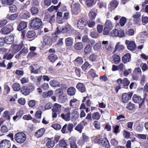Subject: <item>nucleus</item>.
I'll list each match as a JSON object with an SVG mask.
<instances>
[{"label": "nucleus", "mask_w": 148, "mask_h": 148, "mask_svg": "<svg viewBox=\"0 0 148 148\" xmlns=\"http://www.w3.org/2000/svg\"><path fill=\"white\" fill-rule=\"evenodd\" d=\"M42 25V21L39 18L35 17L31 21V25L35 29H39Z\"/></svg>", "instance_id": "1"}, {"label": "nucleus", "mask_w": 148, "mask_h": 148, "mask_svg": "<svg viewBox=\"0 0 148 148\" xmlns=\"http://www.w3.org/2000/svg\"><path fill=\"white\" fill-rule=\"evenodd\" d=\"M26 138V135L22 132L16 134L14 136V139L18 143H24Z\"/></svg>", "instance_id": "2"}, {"label": "nucleus", "mask_w": 148, "mask_h": 148, "mask_svg": "<svg viewBox=\"0 0 148 148\" xmlns=\"http://www.w3.org/2000/svg\"><path fill=\"white\" fill-rule=\"evenodd\" d=\"M133 101L135 103H139V108H140L144 102V100L142 99L140 97L135 94L134 95L132 98Z\"/></svg>", "instance_id": "3"}, {"label": "nucleus", "mask_w": 148, "mask_h": 148, "mask_svg": "<svg viewBox=\"0 0 148 148\" xmlns=\"http://www.w3.org/2000/svg\"><path fill=\"white\" fill-rule=\"evenodd\" d=\"M125 43L127 45V48L129 50L132 51L135 49L136 45L134 42L133 41L126 40Z\"/></svg>", "instance_id": "4"}, {"label": "nucleus", "mask_w": 148, "mask_h": 148, "mask_svg": "<svg viewBox=\"0 0 148 148\" xmlns=\"http://www.w3.org/2000/svg\"><path fill=\"white\" fill-rule=\"evenodd\" d=\"M11 143L9 140L4 139L0 142V148H10Z\"/></svg>", "instance_id": "5"}, {"label": "nucleus", "mask_w": 148, "mask_h": 148, "mask_svg": "<svg viewBox=\"0 0 148 148\" xmlns=\"http://www.w3.org/2000/svg\"><path fill=\"white\" fill-rule=\"evenodd\" d=\"M99 144L106 148H109L110 145L108 140L106 138H101L98 140Z\"/></svg>", "instance_id": "6"}, {"label": "nucleus", "mask_w": 148, "mask_h": 148, "mask_svg": "<svg viewBox=\"0 0 148 148\" xmlns=\"http://www.w3.org/2000/svg\"><path fill=\"white\" fill-rule=\"evenodd\" d=\"M87 23V21L84 18L79 19L77 23V27L79 29H82L84 27Z\"/></svg>", "instance_id": "7"}, {"label": "nucleus", "mask_w": 148, "mask_h": 148, "mask_svg": "<svg viewBox=\"0 0 148 148\" xmlns=\"http://www.w3.org/2000/svg\"><path fill=\"white\" fill-rule=\"evenodd\" d=\"M132 94L131 93L128 94L127 93H124L122 96V101L123 103H127L130 98L132 97Z\"/></svg>", "instance_id": "8"}, {"label": "nucleus", "mask_w": 148, "mask_h": 148, "mask_svg": "<svg viewBox=\"0 0 148 148\" xmlns=\"http://www.w3.org/2000/svg\"><path fill=\"white\" fill-rule=\"evenodd\" d=\"M43 41L46 45H51L52 44V40L51 38L49 36H44L43 37Z\"/></svg>", "instance_id": "9"}, {"label": "nucleus", "mask_w": 148, "mask_h": 148, "mask_svg": "<svg viewBox=\"0 0 148 148\" xmlns=\"http://www.w3.org/2000/svg\"><path fill=\"white\" fill-rule=\"evenodd\" d=\"M5 43L8 44L12 43L14 41V37L12 34H10L9 36L6 37L5 39Z\"/></svg>", "instance_id": "10"}, {"label": "nucleus", "mask_w": 148, "mask_h": 148, "mask_svg": "<svg viewBox=\"0 0 148 148\" xmlns=\"http://www.w3.org/2000/svg\"><path fill=\"white\" fill-rule=\"evenodd\" d=\"M13 30V28L12 27L8 28L5 27L1 29L0 32L3 34H6L9 33Z\"/></svg>", "instance_id": "11"}, {"label": "nucleus", "mask_w": 148, "mask_h": 148, "mask_svg": "<svg viewBox=\"0 0 148 148\" xmlns=\"http://www.w3.org/2000/svg\"><path fill=\"white\" fill-rule=\"evenodd\" d=\"M27 22L24 21L21 22L18 26L17 29L19 31H21L27 27Z\"/></svg>", "instance_id": "12"}, {"label": "nucleus", "mask_w": 148, "mask_h": 148, "mask_svg": "<svg viewBox=\"0 0 148 148\" xmlns=\"http://www.w3.org/2000/svg\"><path fill=\"white\" fill-rule=\"evenodd\" d=\"M76 88L81 92H84L86 90L85 86L80 82L78 83L76 86Z\"/></svg>", "instance_id": "13"}, {"label": "nucleus", "mask_w": 148, "mask_h": 148, "mask_svg": "<svg viewBox=\"0 0 148 148\" xmlns=\"http://www.w3.org/2000/svg\"><path fill=\"white\" fill-rule=\"evenodd\" d=\"M21 91L22 94L25 96H27L30 93V91L28 87L25 86L21 88Z\"/></svg>", "instance_id": "14"}, {"label": "nucleus", "mask_w": 148, "mask_h": 148, "mask_svg": "<svg viewBox=\"0 0 148 148\" xmlns=\"http://www.w3.org/2000/svg\"><path fill=\"white\" fill-rule=\"evenodd\" d=\"M45 131V130L44 128H42L36 132L35 136L37 138L40 137L43 135Z\"/></svg>", "instance_id": "15"}, {"label": "nucleus", "mask_w": 148, "mask_h": 148, "mask_svg": "<svg viewBox=\"0 0 148 148\" xmlns=\"http://www.w3.org/2000/svg\"><path fill=\"white\" fill-rule=\"evenodd\" d=\"M71 114V119L73 121H76L79 117V113L76 111H74L72 112Z\"/></svg>", "instance_id": "16"}, {"label": "nucleus", "mask_w": 148, "mask_h": 148, "mask_svg": "<svg viewBox=\"0 0 148 148\" xmlns=\"http://www.w3.org/2000/svg\"><path fill=\"white\" fill-rule=\"evenodd\" d=\"M61 106L60 105L57 103H55L52 110L57 112L58 113H60L61 110Z\"/></svg>", "instance_id": "17"}, {"label": "nucleus", "mask_w": 148, "mask_h": 148, "mask_svg": "<svg viewBox=\"0 0 148 148\" xmlns=\"http://www.w3.org/2000/svg\"><path fill=\"white\" fill-rule=\"evenodd\" d=\"M72 10L74 13L77 14L79 12V5L78 3H74L72 7Z\"/></svg>", "instance_id": "18"}, {"label": "nucleus", "mask_w": 148, "mask_h": 148, "mask_svg": "<svg viewBox=\"0 0 148 148\" xmlns=\"http://www.w3.org/2000/svg\"><path fill=\"white\" fill-rule=\"evenodd\" d=\"M73 29L71 25L69 24L66 25L65 27L62 29V32L63 33H66L68 32H70L72 31Z\"/></svg>", "instance_id": "19"}, {"label": "nucleus", "mask_w": 148, "mask_h": 148, "mask_svg": "<svg viewBox=\"0 0 148 148\" xmlns=\"http://www.w3.org/2000/svg\"><path fill=\"white\" fill-rule=\"evenodd\" d=\"M124 49V46L121 45L119 42L116 44L113 52H115L117 50L120 51L123 50Z\"/></svg>", "instance_id": "20"}, {"label": "nucleus", "mask_w": 148, "mask_h": 148, "mask_svg": "<svg viewBox=\"0 0 148 148\" xmlns=\"http://www.w3.org/2000/svg\"><path fill=\"white\" fill-rule=\"evenodd\" d=\"M65 41L66 45L68 46H70L73 43V40L72 37H68L65 39Z\"/></svg>", "instance_id": "21"}, {"label": "nucleus", "mask_w": 148, "mask_h": 148, "mask_svg": "<svg viewBox=\"0 0 148 148\" xmlns=\"http://www.w3.org/2000/svg\"><path fill=\"white\" fill-rule=\"evenodd\" d=\"M71 113L68 112L65 114L64 113L61 114V118L66 121H69L70 120Z\"/></svg>", "instance_id": "22"}, {"label": "nucleus", "mask_w": 148, "mask_h": 148, "mask_svg": "<svg viewBox=\"0 0 148 148\" xmlns=\"http://www.w3.org/2000/svg\"><path fill=\"white\" fill-rule=\"evenodd\" d=\"M131 58V56L129 53L126 54L124 55L122 58V62L125 63L130 61Z\"/></svg>", "instance_id": "23"}, {"label": "nucleus", "mask_w": 148, "mask_h": 148, "mask_svg": "<svg viewBox=\"0 0 148 148\" xmlns=\"http://www.w3.org/2000/svg\"><path fill=\"white\" fill-rule=\"evenodd\" d=\"M118 4V2L115 0L113 1L110 3V8L111 9L112 11L114 10L117 7Z\"/></svg>", "instance_id": "24"}, {"label": "nucleus", "mask_w": 148, "mask_h": 148, "mask_svg": "<svg viewBox=\"0 0 148 148\" xmlns=\"http://www.w3.org/2000/svg\"><path fill=\"white\" fill-rule=\"evenodd\" d=\"M29 68L31 73L35 74H37L39 73V69L36 68L34 65V66L31 65L30 66Z\"/></svg>", "instance_id": "25"}, {"label": "nucleus", "mask_w": 148, "mask_h": 148, "mask_svg": "<svg viewBox=\"0 0 148 148\" xmlns=\"http://www.w3.org/2000/svg\"><path fill=\"white\" fill-rule=\"evenodd\" d=\"M49 60L51 62H54L58 58L56 55L53 54H50L48 57Z\"/></svg>", "instance_id": "26"}, {"label": "nucleus", "mask_w": 148, "mask_h": 148, "mask_svg": "<svg viewBox=\"0 0 148 148\" xmlns=\"http://www.w3.org/2000/svg\"><path fill=\"white\" fill-rule=\"evenodd\" d=\"M76 89L74 87H70L67 90L68 94L70 96L74 95L75 93Z\"/></svg>", "instance_id": "27"}, {"label": "nucleus", "mask_w": 148, "mask_h": 148, "mask_svg": "<svg viewBox=\"0 0 148 148\" xmlns=\"http://www.w3.org/2000/svg\"><path fill=\"white\" fill-rule=\"evenodd\" d=\"M3 117L4 119L9 121L10 119V115L9 112L8 111L4 112L3 114Z\"/></svg>", "instance_id": "28"}, {"label": "nucleus", "mask_w": 148, "mask_h": 148, "mask_svg": "<svg viewBox=\"0 0 148 148\" xmlns=\"http://www.w3.org/2000/svg\"><path fill=\"white\" fill-rule=\"evenodd\" d=\"M39 10L38 8L35 7H33L30 9V12L33 15H35L38 13Z\"/></svg>", "instance_id": "29"}, {"label": "nucleus", "mask_w": 148, "mask_h": 148, "mask_svg": "<svg viewBox=\"0 0 148 148\" xmlns=\"http://www.w3.org/2000/svg\"><path fill=\"white\" fill-rule=\"evenodd\" d=\"M140 16L141 14L139 12H136L133 15L132 17L133 18L134 21L135 23H137V21Z\"/></svg>", "instance_id": "30"}, {"label": "nucleus", "mask_w": 148, "mask_h": 148, "mask_svg": "<svg viewBox=\"0 0 148 148\" xmlns=\"http://www.w3.org/2000/svg\"><path fill=\"white\" fill-rule=\"evenodd\" d=\"M105 27H104L108 29L111 30L113 28L112 23L109 20L106 21L105 23Z\"/></svg>", "instance_id": "31"}, {"label": "nucleus", "mask_w": 148, "mask_h": 148, "mask_svg": "<svg viewBox=\"0 0 148 148\" xmlns=\"http://www.w3.org/2000/svg\"><path fill=\"white\" fill-rule=\"evenodd\" d=\"M47 140V147L48 148H52L54 145V142L50 138H48Z\"/></svg>", "instance_id": "32"}, {"label": "nucleus", "mask_w": 148, "mask_h": 148, "mask_svg": "<svg viewBox=\"0 0 148 148\" xmlns=\"http://www.w3.org/2000/svg\"><path fill=\"white\" fill-rule=\"evenodd\" d=\"M59 100L61 102H64L67 100V96L65 94L60 95Z\"/></svg>", "instance_id": "33"}, {"label": "nucleus", "mask_w": 148, "mask_h": 148, "mask_svg": "<svg viewBox=\"0 0 148 148\" xmlns=\"http://www.w3.org/2000/svg\"><path fill=\"white\" fill-rule=\"evenodd\" d=\"M112 59L115 64L119 63L120 61V58L119 56L114 54L112 56Z\"/></svg>", "instance_id": "34"}, {"label": "nucleus", "mask_w": 148, "mask_h": 148, "mask_svg": "<svg viewBox=\"0 0 148 148\" xmlns=\"http://www.w3.org/2000/svg\"><path fill=\"white\" fill-rule=\"evenodd\" d=\"M22 47V45H15L13 47V52L16 53L18 52Z\"/></svg>", "instance_id": "35"}, {"label": "nucleus", "mask_w": 148, "mask_h": 148, "mask_svg": "<svg viewBox=\"0 0 148 148\" xmlns=\"http://www.w3.org/2000/svg\"><path fill=\"white\" fill-rule=\"evenodd\" d=\"M50 84L51 86L53 87H58L60 85L59 82L57 81L54 80L50 81Z\"/></svg>", "instance_id": "36"}, {"label": "nucleus", "mask_w": 148, "mask_h": 148, "mask_svg": "<svg viewBox=\"0 0 148 148\" xmlns=\"http://www.w3.org/2000/svg\"><path fill=\"white\" fill-rule=\"evenodd\" d=\"M36 35V33L34 31H28L26 34L28 38H32L34 37Z\"/></svg>", "instance_id": "37"}, {"label": "nucleus", "mask_w": 148, "mask_h": 148, "mask_svg": "<svg viewBox=\"0 0 148 148\" xmlns=\"http://www.w3.org/2000/svg\"><path fill=\"white\" fill-rule=\"evenodd\" d=\"M21 17L23 19H27L30 16V14L28 11H25L21 15Z\"/></svg>", "instance_id": "38"}, {"label": "nucleus", "mask_w": 148, "mask_h": 148, "mask_svg": "<svg viewBox=\"0 0 148 148\" xmlns=\"http://www.w3.org/2000/svg\"><path fill=\"white\" fill-rule=\"evenodd\" d=\"M75 48L77 50H80L83 48V43L82 42H78L75 44Z\"/></svg>", "instance_id": "39"}, {"label": "nucleus", "mask_w": 148, "mask_h": 148, "mask_svg": "<svg viewBox=\"0 0 148 148\" xmlns=\"http://www.w3.org/2000/svg\"><path fill=\"white\" fill-rule=\"evenodd\" d=\"M130 83V81L126 78H124L123 80L122 86L125 88L128 86Z\"/></svg>", "instance_id": "40"}, {"label": "nucleus", "mask_w": 148, "mask_h": 148, "mask_svg": "<svg viewBox=\"0 0 148 148\" xmlns=\"http://www.w3.org/2000/svg\"><path fill=\"white\" fill-rule=\"evenodd\" d=\"M14 90L16 91H19L21 89L20 85L18 83H15L12 86Z\"/></svg>", "instance_id": "41"}, {"label": "nucleus", "mask_w": 148, "mask_h": 148, "mask_svg": "<svg viewBox=\"0 0 148 148\" xmlns=\"http://www.w3.org/2000/svg\"><path fill=\"white\" fill-rule=\"evenodd\" d=\"M42 76L40 75L36 77V79L35 84L36 86H39L40 84V81L42 79Z\"/></svg>", "instance_id": "42"}, {"label": "nucleus", "mask_w": 148, "mask_h": 148, "mask_svg": "<svg viewBox=\"0 0 148 148\" xmlns=\"http://www.w3.org/2000/svg\"><path fill=\"white\" fill-rule=\"evenodd\" d=\"M118 34L117 37L119 38H123L125 37L124 31L122 29L119 30L118 29Z\"/></svg>", "instance_id": "43"}, {"label": "nucleus", "mask_w": 148, "mask_h": 148, "mask_svg": "<svg viewBox=\"0 0 148 148\" xmlns=\"http://www.w3.org/2000/svg\"><path fill=\"white\" fill-rule=\"evenodd\" d=\"M88 15L90 18L91 20H93L95 18L97 15L96 13L93 12V11H91L89 13Z\"/></svg>", "instance_id": "44"}, {"label": "nucleus", "mask_w": 148, "mask_h": 148, "mask_svg": "<svg viewBox=\"0 0 148 148\" xmlns=\"http://www.w3.org/2000/svg\"><path fill=\"white\" fill-rule=\"evenodd\" d=\"M18 16V14L17 13H15L11 15L10 16L8 15L7 18H9V19L11 20H14Z\"/></svg>", "instance_id": "45"}, {"label": "nucleus", "mask_w": 148, "mask_h": 148, "mask_svg": "<svg viewBox=\"0 0 148 148\" xmlns=\"http://www.w3.org/2000/svg\"><path fill=\"white\" fill-rule=\"evenodd\" d=\"M126 22V18L124 17H122L119 21V23L121 27L124 25Z\"/></svg>", "instance_id": "46"}, {"label": "nucleus", "mask_w": 148, "mask_h": 148, "mask_svg": "<svg viewBox=\"0 0 148 148\" xmlns=\"http://www.w3.org/2000/svg\"><path fill=\"white\" fill-rule=\"evenodd\" d=\"M92 49L90 45H87L84 49V52L86 54L90 53L91 50Z\"/></svg>", "instance_id": "47"}, {"label": "nucleus", "mask_w": 148, "mask_h": 148, "mask_svg": "<svg viewBox=\"0 0 148 148\" xmlns=\"http://www.w3.org/2000/svg\"><path fill=\"white\" fill-rule=\"evenodd\" d=\"M118 29H114L110 33V35L112 37H117L118 34Z\"/></svg>", "instance_id": "48"}, {"label": "nucleus", "mask_w": 148, "mask_h": 148, "mask_svg": "<svg viewBox=\"0 0 148 148\" xmlns=\"http://www.w3.org/2000/svg\"><path fill=\"white\" fill-rule=\"evenodd\" d=\"M83 128V126L80 123L76 126L75 128V130L78 131L79 133H81L82 132V130Z\"/></svg>", "instance_id": "49"}, {"label": "nucleus", "mask_w": 148, "mask_h": 148, "mask_svg": "<svg viewBox=\"0 0 148 148\" xmlns=\"http://www.w3.org/2000/svg\"><path fill=\"white\" fill-rule=\"evenodd\" d=\"M14 56V55L12 53H7L4 55L3 58L6 59L7 60H9L12 58Z\"/></svg>", "instance_id": "50"}, {"label": "nucleus", "mask_w": 148, "mask_h": 148, "mask_svg": "<svg viewBox=\"0 0 148 148\" xmlns=\"http://www.w3.org/2000/svg\"><path fill=\"white\" fill-rule=\"evenodd\" d=\"M27 52L28 50L27 49L25 48H23L22 50L18 54V57H19L21 54H22L23 55H24L27 53Z\"/></svg>", "instance_id": "51"}, {"label": "nucleus", "mask_w": 148, "mask_h": 148, "mask_svg": "<svg viewBox=\"0 0 148 148\" xmlns=\"http://www.w3.org/2000/svg\"><path fill=\"white\" fill-rule=\"evenodd\" d=\"M59 145L61 147H63L65 146H67V144L64 140L61 139L59 141Z\"/></svg>", "instance_id": "52"}, {"label": "nucleus", "mask_w": 148, "mask_h": 148, "mask_svg": "<svg viewBox=\"0 0 148 148\" xmlns=\"http://www.w3.org/2000/svg\"><path fill=\"white\" fill-rule=\"evenodd\" d=\"M89 66V63L87 62H86L82 66V68L83 71H85L88 69Z\"/></svg>", "instance_id": "53"}, {"label": "nucleus", "mask_w": 148, "mask_h": 148, "mask_svg": "<svg viewBox=\"0 0 148 148\" xmlns=\"http://www.w3.org/2000/svg\"><path fill=\"white\" fill-rule=\"evenodd\" d=\"M92 118L93 119L98 120L100 118L99 114L97 112L93 113L92 114Z\"/></svg>", "instance_id": "54"}, {"label": "nucleus", "mask_w": 148, "mask_h": 148, "mask_svg": "<svg viewBox=\"0 0 148 148\" xmlns=\"http://www.w3.org/2000/svg\"><path fill=\"white\" fill-rule=\"evenodd\" d=\"M10 11L11 12H15L17 10V8L16 5L14 4H12L10 5Z\"/></svg>", "instance_id": "55"}, {"label": "nucleus", "mask_w": 148, "mask_h": 148, "mask_svg": "<svg viewBox=\"0 0 148 148\" xmlns=\"http://www.w3.org/2000/svg\"><path fill=\"white\" fill-rule=\"evenodd\" d=\"M76 139L74 137H71L68 140L70 145L76 143Z\"/></svg>", "instance_id": "56"}, {"label": "nucleus", "mask_w": 148, "mask_h": 148, "mask_svg": "<svg viewBox=\"0 0 148 148\" xmlns=\"http://www.w3.org/2000/svg\"><path fill=\"white\" fill-rule=\"evenodd\" d=\"M97 55L94 54H92L90 55L89 59L92 61H95L96 59Z\"/></svg>", "instance_id": "57"}, {"label": "nucleus", "mask_w": 148, "mask_h": 148, "mask_svg": "<svg viewBox=\"0 0 148 148\" xmlns=\"http://www.w3.org/2000/svg\"><path fill=\"white\" fill-rule=\"evenodd\" d=\"M87 23L88 26L89 27H92L95 25V22L93 21H89L88 23L87 22Z\"/></svg>", "instance_id": "58"}, {"label": "nucleus", "mask_w": 148, "mask_h": 148, "mask_svg": "<svg viewBox=\"0 0 148 148\" xmlns=\"http://www.w3.org/2000/svg\"><path fill=\"white\" fill-rule=\"evenodd\" d=\"M118 70L121 71H123L125 69V66L124 64L122 63H120L118 65Z\"/></svg>", "instance_id": "59"}, {"label": "nucleus", "mask_w": 148, "mask_h": 148, "mask_svg": "<svg viewBox=\"0 0 148 148\" xmlns=\"http://www.w3.org/2000/svg\"><path fill=\"white\" fill-rule=\"evenodd\" d=\"M103 26L102 25H98L97 26V32L99 33H101L103 31Z\"/></svg>", "instance_id": "60"}, {"label": "nucleus", "mask_w": 148, "mask_h": 148, "mask_svg": "<svg viewBox=\"0 0 148 148\" xmlns=\"http://www.w3.org/2000/svg\"><path fill=\"white\" fill-rule=\"evenodd\" d=\"M117 83L119 85V86L117 87H116V89L119 90L121 88V86L120 85H122V83H123V80H122V79L121 78H119L117 80Z\"/></svg>", "instance_id": "61"}, {"label": "nucleus", "mask_w": 148, "mask_h": 148, "mask_svg": "<svg viewBox=\"0 0 148 148\" xmlns=\"http://www.w3.org/2000/svg\"><path fill=\"white\" fill-rule=\"evenodd\" d=\"M52 127L56 130H59L61 127V125L58 124H56L52 125Z\"/></svg>", "instance_id": "62"}, {"label": "nucleus", "mask_w": 148, "mask_h": 148, "mask_svg": "<svg viewBox=\"0 0 148 148\" xmlns=\"http://www.w3.org/2000/svg\"><path fill=\"white\" fill-rule=\"evenodd\" d=\"M134 107V105L130 102L128 103L126 106V108L129 110H132Z\"/></svg>", "instance_id": "63"}, {"label": "nucleus", "mask_w": 148, "mask_h": 148, "mask_svg": "<svg viewBox=\"0 0 148 148\" xmlns=\"http://www.w3.org/2000/svg\"><path fill=\"white\" fill-rule=\"evenodd\" d=\"M142 22L143 23L147 24L148 23V17L146 16H142Z\"/></svg>", "instance_id": "64"}]
</instances>
